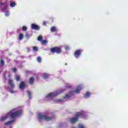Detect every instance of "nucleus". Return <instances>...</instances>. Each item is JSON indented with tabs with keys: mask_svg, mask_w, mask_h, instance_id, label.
Instances as JSON below:
<instances>
[{
	"mask_svg": "<svg viewBox=\"0 0 128 128\" xmlns=\"http://www.w3.org/2000/svg\"><path fill=\"white\" fill-rule=\"evenodd\" d=\"M84 113L83 112H78L76 114V117L70 118V124H76L79 118H84Z\"/></svg>",
	"mask_w": 128,
	"mask_h": 128,
	"instance_id": "obj_1",
	"label": "nucleus"
},
{
	"mask_svg": "<svg viewBox=\"0 0 128 128\" xmlns=\"http://www.w3.org/2000/svg\"><path fill=\"white\" fill-rule=\"evenodd\" d=\"M82 90V85L78 86L76 88V90L71 91L70 92V94H66L64 98H70L72 96H74V94H80V90Z\"/></svg>",
	"mask_w": 128,
	"mask_h": 128,
	"instance_id": "obj_2",
	"label": "nucleus"
},
{
	"mask_svg": "<svg viewBox=\"0 0 128 128\" xmlns=\"http://www.w3.org/2000/svg\"><path fill=\"white\" fill-rule=\"evenodd\" d=\"M38 118L39 122H42V120H44L46 122H50L52 120V117H50L46 114H42V113L38 114Z\"/></svg>",
	"mask_w": 128,
	"mask_h": 128,
	"instance_id": "obj_3",
	"label": "nucleus"
},
{
	"mask_svg": "<svg viewBox=\"0 0 128 128\" xmlns=\"http://www.w3.org/2000/svg\"><path fill=\"white\" fill-rule=\"evenodd\" d=\"M10 117L11 118H18V116H22V110H19L18 111H16L14 112H10Z\"/></svg>",
	"mask_w": 128,
	"mask_h": 128,
	"instance_id": "obj_4",
	"label": "nucleus"
},
{
	"mask_svg": "<svg viewBox=\"0 0 128 128\" xmlns=\"http://www.w3.org/2000/svg\"><path fill=\"white\" fill-rule=\"evenodd\" d=\"M50 52L52 54H60L61 52H62V48L60 46H55L50 48Z\"/></svg>",
	"mask_w": 128,
	"mask_h": 128,
	"instance_id": "obj_5",
	"label": "nucleus"
},
{
	"mask_svg": "<svg viewBox=\"0 0 128 128\" xmlns=\"http://www.w3.org/2000/svg\"><path fill=\"white\" fill-rule=\"evenodd\" d=\"M64 90H59L58 91H57L56 92L50 93L46 96V98H50L51 96L52 97L56 96H58V94H62Z\"/></svg>",
	"mask_w": 128,
	"mask_h": 128,
	"instance_id": "obj_6",
	"label": "nucleus"
},
{
	"mask_svg": "<svg viewBox=\"0 0 128 128\" xmlns=\"http://www.w3.org/2000/svg\"><path fill=\"white\" fill-rule=\"evenodd\" d=\"M81 54L82 50H76L74 52V56L76 58H78Z\"/></svg>",
	"mask_w": 128,
	"mask_h": 128,
	"instance_id": "obj_7",
	"label": "nucleus"
},
{
	"mask_svg": "<svg viewBox=\"0 0 128 128\" xmlns=\"http://www.w3.org/2000/svg\"><path fill=\"white\" fill-rule=\"evenodd\" d=\"M26 88V84L24 82L22 81L19 85V88L20 90H24Z\"/></svg>",
	"mask_w": 128,
	"mask_h": 128,
	"instance_id": "obj_8",
	"label": "nucleus"
},
{
	"mask_svg": "<svg viewBox=\"0 0 128 128\" xmlns=\"http://www.w3.org/2000/svg\"><path fill=\"white\" fill-rule=\"evenodd\" d=\"M31 28H32V30H38L40 28V26H38L34 24H32Z\"/></svg>",
	"mask_w": 128,
	"mask_h": 128,
	"instance_id": "obj_9",
	"label": "nucleus"
},
{
	"mask_svg": "<svg viewBox=\"0 0 128 128\" xmlns=\"http://www.w3.org/2000/svg\"><path fill=\"white\" fill-rule=\"evenodd\" d=\"M8 84L10 86L11 88H14V80L10 78L8 80Z\"/></svg>",
	"mask_w": 128,
	"mask_h": 128,
	"instance_id": "obj_10",
	"label": "nucleus"
},
{
	"mask_svg": "<svg viewBox=\"0 0 128 128\" xmlns=\"http://www.w3.org/2000/svg\"><path fill=\"white\" fill-rule=\"evenodd\" d=\"M28 82L30 84H34V78L33 76L30 77L28 80Z\"/></svg>",
	"mask_w": 128,
	"mask_h": 128,
	"instance_id": "obj_11",
	"label": "nucleus"
},
{
	"mask_svg": "<svg viewBox=\"0 0 128 128\" xmlns=\"http://www.w3.org/2000/svg\"><path fill=\"white\" fill-rule=\"evenodd\" d=\"M90 94H90V92H87L86 94H84V98H88L90 96Z\"/></svg>",
	"mask_w": 128,
	"mask_h": 128,
	"instance_id": "obj_12",
	"label": "nucleus"
},
{
	"mask_svg": "<svg viewBox=\"0 0 128 128\" xmlns=\"http://www.w3.org/2000/svg\"><path fill=\"white\" fill-rule=\"evenodd\" d=\"M13 122H14V120H10L6 122H5L4 125L5 126H10V125L12 124Z\"/></svg>",
	"mask_w": 128,
	"mask_h": 128,
	"instance_id": "obj_13",
	"label": "nucleus"
},
{
	"mask_svg": "<svg viewBox=\"0 0 128 128\" xmlns=\"http://www.w3.org/2000/svg\"><path fill=\"white\" fill-rule=\"evenodd\" d=\"M50 31L52 32H58V29L55 26H52L51 28Z\"/></svg>",
	"mask_w": 128,
	"mask_h": 128,
	"instance_id": "obj_14",
	"label": "nucleus"
},
{
	"mask_svg": "<svg viewBox=\"0 0 128 128\" xmlns=\"http://www.w3.org/2000/svg\"><path fill=\"white\" fill-rule=\"evenodd\" d=\"M8 116H6L4 117H2L0 119V122H4L6 120H8Z\"/></svg>",
	"mask_w": 128,
	"mask_h": 128,
	"instance_id": "obj_15",
	"label": "nucleus"
},
{
	"mask_svg": "<svg viewBox=\"0 0 128 128\" xmlns=\"http://www.w3.org/2000/svg\"><path fill=\"white\" fill-rule=\"evenodd\" d=\"M43 77L44 78H50V75H48V74H46L44 73L43 74Z\"/></svg>",
	"mask_w": 128,
	"mask_h": 128,
	"instance_id": "obj_16",
	"label": "nucleus"
},
{
	"mask_svg": "<svg viewBox=\"0 0 128 128\" xmlns=\"http://www.w3.org/2000/svg\"><path fill=\"white\" fill-rule=\"evenodd\" d=\"M28 95V96L29 98H32V92L30 90L27 91Z\"/></svg>",
	"mask_w": 128,
	"mask_h": 128,
	"instance_id": "obj_17",
	"label": "nucleus"
},
{
	"mask_svg": "<svg viewBox=\"0 0 128 128\" xmlns=\"http://www.w3.org/2000/svg\"><path fill=\"white\" fill-rule=\"evenodd\" d=\"M24 38V34L20 33L19 35V40H22Z\"/></svg>",
	"mask_w": 128,
	"mask_h": 128,
	"instance_id": "obj_18",
	"label": "nucleus"
},
{
	"mask_svg": "<svg viewBox=\"0 0 128 128\" xmlns=\"http://www.w3.org/2000/svg\"><path fill=\"white\" fill-rule=\"evenodd\" d=\"M16 2H12L11 3H10V6H11V8H14V6H16Z\"/></svg>",
	"mask_w": 128,
	"mask_h": 128,
	"instance_id": "obj_19",
	"label": "nucleus"
},
{
	"mask_svg": "<svg viewBox=\"0 0 128 128\" xmlns=\"http://www.w3.org/2000/svg\"><path fill=\"white\" fill-rule=\"evenodd\" d=\"M16 80L17 82H20V76L18 75L16 76Z\"/></svg>",
	"mask_w": 128,
	"mask_h": 128,
	"instance_id": "obj_20",
	"label": "nucleus"
},
{
	"mask_svg": "<svg viewBox=\"0 0 128 128\" xmlns=\"http://www.w3.org/2000/svg\"><path fill=\"white\" fill-rule=\"evenodd\" d=\"M37 61L38 62H42V58L40 56L37 57Z\"/></svg>",
	"mask_w": 128,
	"mask_h": 128,
	"instance_id": "obj_21",
	"label": "nucleus"
},
{
	"mask_svg": "<svg viewBox=\"0 0 128 128\" xmlns=\"http://www.w3.org/2000/svg\"><path fill=\"white\" fill-rule=\"evenodd\" d=\"M0 6H4L6 8H8V5H7V4H6V3L0 2Z\"/></svg>",
	"mask_w": 128,
	"mask_h": 128,
	"instance_id": "obj_22",
	"label": "nucleus"
},
{
	"mask_svg": "<svg viewBox=\"0 0 128 128\" xmlns=\"http://www.w3.org/2000/svg\"><path fill=\"white\" fill-rule=\"evenodd\" d=\"M28 30V28L26 26H23L22 27V30H24V32H26Z\"/></svg>",
	"mask_w": 128,
	"mask_h": 128,
	"instance_id": "obj_23",
	"label": "nucleus"
},
{
	"mask_svg": "<svg viewBox=\"0 0 128 128\" xmlns=\"http://www.w3.org/2000/svg\"><path fill=\"white\" fill-rule=\"evenodd\" d=\"M0 64H1L2 66H4V60H1L0 62Z\"/></svg>",
	"mask_w": 128,
	"mask_h": 128,
	"instance_id": "obj_24",
	"label": "nucleus"
},
{
	"mask_svg": "<svg viewBox=\"0 0 128 128\" xmlns=\"http://www.w3.org/2000/svg\"><path fill=\"white\" fill-rule=\"evenodd\" d=\"M38 40L39 42H40V41L42 40V36H39L38 38Z\"/></svg>",
	"mask_w": 128,
	"mask_h": 128,
	"instance_id": "obj_25",
	"label": "nucleus"
},
{
	"mask_svg": "<svg viewBox=\"0 0 128 128\" xmlns=\"http://www.w3.org/2000/svg\"><path fill=\"white\" fill-rule=\"evenodd\" d=\"M42 42V44H48V40H43Z\"/></svg>",
	"mask_w": 128,
	"mask_h": 128,
	"instance_id": "obj_26",
	"label": "nucleus"
},
{
	"mask_svg": "<svg viewBox=\"0 0 128 128\" xmlns=\"http://www.w3.org/2000/svg\"><path fill=\"white\" fill-rule=\"evenodd\" d=\"M56 102H64V100H62V99H58V100H56Z\"/></svg>",
	"mask_w": 128,
	"mask_h": 128,
	"instance_id": "obj_27",
	"label": "nucleus"
},
{
	"mask_svg": "<svg viewBox=\"0 0 128 128\" xmlns=\"http://www.w3.org/2000/svg\"><path fill=\"white\" fill-rule=\"evenodd\" d=\"M38 47L36 46H34L33 47V50H34V52H38Z\"/></svg>",
	"mask_w": 128,
	"mask_h": 128,
	"instance_id": "obj_28",
	"label": "nucleus"
},
{
	"mask_svg": "<svg viewBox=\"0 0 128 128\" xmlns=\"http://www.w3.org/2000/svg\"><path fill=\"white\" fill-rule=\"evenodd\" d=\"M5 16H10V12L9 11H6V14H5Z\"/></svg>",
	"mask_w": 128,
	"mask_h": 128,
	"instance_id": "obj_29",
	"label": "nucleus"
},
{
	"mask_svg": "<svg viewBox=\"0 0 128 128\" xmlns=\"http://www.w3.org/2000/svg\"><path fill=\"white\" fill-rule=\"evenodd\" d=\"M79 128H86V127H84L83 125L82 124H80L78 126Z\"/></svg>",
	"mask_w": 128,
	"mask_h": 128,
	"instance_id": "obj_30",
	"label": "nucleus"
},
{
	"mask_svg": "<svg viewBox=\"0 0 128 128\" xmlns=\"http://www.w3.org/2000/svg\"><path fill=\"white\" fill-rule=\"evenodd\" d=\"M65 50H70V46H66L65 47Z\"/></svg>",
	"mask_w": 128,
	"mask_h": 128,
	"instance_id": "obj_31",
	"label": "nucleus"
},
{
	"mask_svg": "<svg viewBox=\"0 0 128 128\" xmlns=\"http://www.w3.org/2000/svg\"><path fill=\"white\" fill-rule=\"evenodd\" d=\"M12 72H16V68H14L12 69Z\"/></svg>",
	"mask_w": 128,
	"mask_h": 128,
	"instance_id": "obj_32",
	"label": "nucleus"
},
{
	"mask_svg": "<svg viewBox=\"0 0 128 128\" xmlns=\"http://www.w3.org/2000/svg\"><path fill=\"white\" fill-rule=\"evenodd\" d=\"M10 92L11 94H14L16 92L14 90H10Z\"/></svg>",
	"mask_w": 128,
	"mask_h": 128,
	"instance_id": "obj_33",
	"label": "nucleus"
},
{
	"mask_svg": "<svg viewBox=\"0 0 128 128\" xmlns=\"http://www.w3.org/2000/svg\"><path fill=\"white\" fill-rule=\"evenodd\" d=\"M26 38H30V34H26Z\"/></svg>",
	"mask_w": 128,
	"mask_h": 128,
	"instance_id": "obj_34",
	"label": "nucleus"
},
{
	"mask_svg": "<svg viewBox=\"0 0 128 128\" xmlns=\"http://www.w3.org/2000/svg\"><path fill=\"white\" fill-rule=\"evenodd\" d=\"M43 24H44V26H46V21H44Z\"/></svg>",
	"mask_w": 128,
	"mask_h": 128,
	"instance_id": "obj_35",
	"label": "nucleus"
},
{
	"mask_svg": "<svg viewBox=\"0 0 128 128\" xmlns=\"http://www.w3.org/2000/svg\"><path fill=\"white\" fill-rule=\"evenodd\" d=\"M67 88H72V86L69 85V86H67Z\"/></svg>",
	"mask_w": 128,
	"mask_h": 128,
	"instance_id": "obj_36",
	"label": "nucleus"
},
{
	"mask_svg": "<svg viewBox=\"0 0 128 128\" xmlns=\"http://www.w3.org/2000/svg\"><path fill=\"white\" fill-rule=\"evenodd\" d=\"M4 88H5L6 90H8V88L6 87V86H4Z\"/></svg>",
	"mask_w": 128,
	"mask_h": 128,
	"instance_id": "obj_37",
	"label": "nucleus"
},
{
	"mask_svg": "<svg viewBox=\"0 0 128 128\" xmlns=\"http://www.w3.org/2000/svg\"><path fill=\"white\" fill-rule=\"evenodd\" d=\"M4 78H6V76H4Z\"/></svg>",
	"mask_w": 128,
	"mask_h": 128,
	"instance_id": "obj_38",
	"label": "nucleus"
},
{
	"mask_svg": "<svg viewBox=\"0 0 128 128\" xmlns=\"http://www.w3.org/2000/svg\"><path fill=\"white\" fill-rule=\"evenodd\" d=\"M10 76H8V78H10Z\"/></svg>",
	"mask_w": 128,
	"mask_h": 128,
	"instance_id": "obj_39",
	"label": "nucleus"
}]
</instances>
